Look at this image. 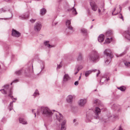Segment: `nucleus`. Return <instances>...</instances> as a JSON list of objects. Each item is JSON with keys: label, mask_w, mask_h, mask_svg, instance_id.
I'll return each mask as SVG.
<instances>
[{"label": "nucleus", "mask_w": 130, "mask_h": 130, "mask_svg": "<svg viewBox=\"0 0 130 130\" xmlns=\"http://www.w3.org/2000/svg\"><path fill=\"white\" fill-rule=\"evenodd\" d=\"M99 54L96 50H93L91 54L89 55L88 58L90 61L95 62L99 60Z\"/></svg>", "instance_id": "obj_3"}, {"label": "nucleus", "mask_w": 130, "mask_h": 130, "mask_svg": "<svg viewBox=\"0 0 130 130\" xmlns=\"http://www.w3.org/2000/svg\"><path fill=\"white\" fill-rule=\"evenodd\" d=\"M39 110L42 114L50 119V121H52V117L53 116L54 119L55 120L57 119L59 122L63 120V117L61 114L57 112L52 111L49 108L46 107H41L38 109L37 111V114H38L39 113Z\"/></svg>", "instance_id": "obj_1"}, {"label": "nucleus", "mask_w": 130, "mask_h": 130, "mask_svg": "<svg viewBox=\"0 0 130 130\" xmlns=\"http://www.w3.org/2000/svg\"><path fill=\"white\" fill-rule=\"evenodd\" d=\"M109 80V78H106V81H108V80Z\"/></svg>", "instance_id": "obj_51"}, {"label": "nucleus", "mask_w": 130, "mask_h": 130, "mask_svg": "<svg viewBox=\"0 0 130 130\" xmlns=\"http://www.w3.org/2000/svg\"><path fill=\"white\" fill-rule=\"evenodd\" d=\"M112 31L111 30L109 29L106 31L105 35L107 37H109L112 34Z\"/></svg>", "instance_id": "obj_25"}, {"label": "nucleus", "mask_w": 130, "mask_h": 130, "mask_svg": "<svg viewBox=\"0 0 130 130\" xmlns=\"http://www.w3.org/2000/svg\"><path fill=\"white\" fill-rule=\"evenodd\" d=\"M112 38H111L110 39L109 38H107L105 40V42H104V43H109L110 42Z\"/></svg>", "instance_id": "obj_33"}, {"label": "nucleus", "mask_w": 130, "mask_h": 130, "mask_svg": "<svg viewBox=\"0 0 130 130\" xmlns=\"http://www.w3.org/2000/svg\"><path fill=\"white\" fill-rule=\"evenodd\" d=\"M90 4L92 9L94 11H96L98 7L95 2L92 1L90 2Z\"/></svg>", "instance_id": "obj_9"}, {"label": "nucleus", "mask_w": 130, "mask_h": 130, "mask_svg": "<svg viewBox=\"0 0 130 130\" xmlns=\"http://www.w3.org/2000/svg\"><path fill=\"white\" fill-rule=\"evenodd\" d=\"M71 10H72V13L76 15L77 14V13L76 11V9L74 8V6L72 8H70L68 10V11H69Z\"/></svg>", "instance_id": "obj_23"}, {"label": "nucleus", "mask_w": 130, "mask_h": 130, "mask_svg": "<svg viewBox=\"0 0 130 130\" xmlns=\"http://www.w3.org/2000/svg\"><path fill=\"white\" fill-rule=\"evenodd\" d=\"M19 121L20 123L23 124H27V122L23 118H20L19 119Z\"/></svg>", "instance_id": "obj_26"}, {"label": "nucleus", "mask_w": 130, "mask_h": 130, "mask_svg": "<svg viewBox=\"0 0 130 130\" xmlns=\"http://www.w3.org/2000/svg\"><path fill=\"white\" fill-rule=\"evenodd\" d=\"M98 39L99 42H102L104 39V35L103 34L100 35L98 37Z\"/></svg>", "instance_id": "obj_21"}, {"label": "nucleus", "mask_w": 130, "mask_h": 130, "mask_svg": "<svg viewBox=\"0 0 130 130\" xmlns=\"http://www.w3.org/2000/svg\"><path fill=\"white\" fill-rule=\"evenodd\" d=\"M118 119V117L117 116H116L114 115L113 116V121H114L116 119Z\"/></svg>", "instance_id": "obj_41"}, {"label": "nucleus", "mask_w": 130, "mask_h": 130, "mask_svg": "<svg viewBox=\"0 0 130 130\" xmlns=\"http://www.w3.org/2000/svg\"><path fill=\"white\" fill-rule=\"evenodd\" d=\"M117 57H119V56H117Z\"/></svg>", "instance_id": "obj_60"}, {"label": "nucleus", "mask_w": 130, "mask_h": 130, "mask_svg": "<svg viewBox=\"0 0 130 130\" xmlns=\"http://www.w3.org/2000/svg\"><path fill=\"white\" fill-rule=\"evenodd\" d=\"M33 66L31 64V66L27 68H24L16 71L15 73L17 75H20L24 74L25 76H29L30 72H32L33 69Z\"/></svg>", "instance_id": "obj_2"}, {"label": "nucleus", "mask_w": 130, "mask_h": 130, "mask_svg": "<svg viewBox=\"0 0 130 130\" xmlns=\"http://www.w3.org/2000/svg\"><path fill=\"white\" fill-rule=\"evenodd\" d=\"M118 88L120 89L122 91H124L125 90V88L123 87H120Z\"/></svg>", "instance_id": "obj_40"}, {"label": "nucleus", "mask_w": 130, "mask_h": 130, "mask_svg": "<svg viewBox=\"0 0 130 130\" xmlns=\"http://www.w3.org/2000/svg\"><path fill=\"white\" fill-rule=\"evenodd\" d=\"M83 68V67L82 65H79L76 67L75 69V72L74 73L75 75L78 72L79 70Z\"/></svg>", "instance_id": "obj_18"}, {"label": "nucleus", "mask_w": 130, "mask_h": 130, "mask_svg": "<svg viewBox=\"0 0 130 130\" xmlns=\"http://www.w3.org/2000/svg\"><path fill=\"white\" fill-rule=\"evenodd\" d=\"M76 121V119H74L73 120V123H75Z\"/></svg>", "instance_id": "obj_50"}, {"label": "nucleus", "mask_w": 130, "mask_h": 130, "mask_svg": "<svg viewBox=\"0 0 130 130\" xmlns=\"http://www.w3.org/2000/svg\"><path fill=\"white\" fill-rule=\"evenodd\" d=\"M0 91H1L2 93L4 94H6L7 93V92H8V91L7 90H5L4 89L0 90Z\"/></svg>", "instance_id": "obj_36"}, {"label": "nucleus", "mask_w": 130, "mask_h": 130, "mask_svg": "<svg viewBox=\"0 0 130 130\" xmlns=\"http://www.w3.org/2000/svg\"><path fill=\"white\" fill-rule=\"evenodd\" d=\"M121 7L120 5H117L116 6V7H115L114 9V10L112 12V14L113 15H116L117 13L114 14H113V12L116 10H117V13L120 12L121 10Z\"/></svg>", "instance_id": "obj_16"}, {"label": "nucleus", "mask_w": 130, "mask_h": 130, "mask_svg": "<svg viewBox=\"0 0 130 130\" xmlns=\"http://www.w3.org/2000/svg\"><path fill=\"white\" fill-rule=\"evenodd\" d=\"M119 18L120 19H122L123 21L124 19H123V17L121 14H120L119 15Z\"/></svg>", "instance_id": "obj_44"}, {"label": "nucleus", "mask_w": 130, "mask_h": 130, "mask_svg": "<svg viewBox=\"0 0 130 130\" xmlns=\"http://www.w3.org/2000/svg\"><path fill=\"white\" fill-rule=\"evenodd\" d=\"M93 27V26L92 25L91 27V28H91L92 27Z\"/></svg>", "instance_id": "obj_55"}, {"label": "nucleus", "mask_w": 130, "mask_h": 130, "mask_svg": "<svg viewBox=\"0 0 130 130\" xmlns=\"http://www.w3.org/2000/svg\"><path fill=\"white\" fill-rule=\"evenodd\" d=\"M101 112V109L100 108L98 107H96L95 108V110L94 113L95 116H94V120H96V119L97 120L96 122H95V123H98L99 122L98 119L99 118V113Z\"/></svg>", "instance_id": "obj_6"}, {"label": "nucleus", "mask_w": 130, "mask_h": 130, "mask_svg": "<svg viewBox=\"0 0 130 130\" xmlns=\"http://www.w3.org/2000/svg\"><path fill=\"white\" fill-rule=\"evenodd\" d=\"M96 71L98 72V73L97 74L96 76H98V75H99L100 73V71L99 70H97L95 69H92L90 70L86 71V72L85 74V76L86 77H87L92 72H95Z\"/></svg>", "instance_id": "obj_7"}, {"label": "nucleus", "mask_w": 130, "mask_h": 130, "mask_svg": "<svg viewBox=\"0 0 130 130\" xmlns=\"http://www.w3.org/2000/svg\"><path fill=\"white\" fill-rule=\"evenodd\" d=\"M87 121V122H90V120H88V121Z\"/></svg>", "instance_id": "obj_56"}, {"label": "nucleus", "mask_w": 130, "mask_h": 130, "mask_svg": "<svg viewBox=\"0 0 130 130\" xmlns=\"http://www.w3.org/2000/svg\"><path fill=\"white\" fill-rule=\"evenodd\" d=\"M18 79H15L14 80L13 82H12V83H11V85H12V83H16L17 82H18Z\"/></svg>", "instance_id": "obj_43"}, {"label": "nucleus", "mask_w": 130, "mask_h": 130, "mask_svg": "<svg viewBox=\"0 0 130 130\" xmlns=\"http://www.w3.org/2000/svg\"><path fill=\"white\" fill-rule=\"evenodd\" d=\"M73 97L72 95H68L66 99L67 102L70 103H72L73 101Z\"/></svg>", "instance_id": "obj_19"}, {"label": "nucleus", "mask_w": 130, "mask_h": 130, "mask_svg": "<svg viewBox=\"0 0 130 130\" xmlns=\"http://www.w3.org/2000/svg\"><path fill=\"white\" fill-rule=\"evenodd\" d=\"M49 42L48 41H46L44 42V44L45 46L48 48H51L54 46L50 45L49 43Z\"/></svg>", "instance_id": "obj_27"}, {"label": "nucleus", "mask_w": 130, "mask_h": 130, "mask_svg": "<svg viewBox=\"0 0 130 130\" xmlns=\"http://www.w3.org/2000/svg\"><path fill=\"white\" fill-rule=\"evenodd\" d=\"M35 110V109H32V111L33 113H34V114L35 115V117H36V113L35 112H34V111Z\"/></svg>", "instance_id": "obj_47"}, {"label": "nucleus", "mask_w": 130, "mask_h": 130, "mask_svg": "<svg viewBox=\"0 0 130 130\" xmlns=\"http://www.w3.org/2000/svg\"><path fill=\"white\" fill-rule=\"evenodd\" d=\"M71 79V77L67 74H65L63 77V83L68 82Z\"/></svg>", "instance_id": "obj_13"}, {"label": "nucleus", "mask_w": 130, "mask_h": 130, "mask_svg": "<svg viewBox=\"0 0 130 130\" xmlns=\"http://www.w3.org/2000/svg\"><path fill=\"white\" fill-rule=\"evenodd\" d=\"M106 77L105 76H103L100 79V81L101 82L103 83L104 82L106 81Z\"/></svg>", "instance_id": "obj_32"}, {"label": "nucleus", "mask_w": 130, "mask_h": 130, "mask_svg": "<svg viewBox=\"0 0 130 130\" xmlns=\"http://www.w3.org/2000/svg\"><path fill=\"white\" fill-rule=\"evenodd\" d=\"M83 55L81 53H79L77 58V59L78 61H81L83 59Z\"/></svg>", "instance_id": "obj_29"}, {"label": "nucleus", "mask_w": 130, "mask_h": 130, "mask_svg": "<svg viewBox=\"0 0 130 130\" xmlns=\"http://www.w3.org/2000/svg\"><path fill=\"white\" fill-rule=\"evenodd\" d=\"M94 21V19L92 20V21Z\"/></svg>", "instance_id": "obj_59"}, {"label": "nucleus", "mask_w": 130, "mask_h": 130, "mask_svg": "<svg viewBox=\"0 0 130 130\" xmlns=\"http://www.w3.org/2000/svg\"><path fill=\"white\" fill-rule=\"evenodd\" d=\"M39 94V93H38V91L37 90H36L35 91V92L33 94V96H34L35 97L37 95H38Z\"/></svg>", "instance_id": "obj_35"}, {"label": "nucleus", "mask_w": 130, "mask_h": 130, "mask_svg": "<svg viewBox=\"0 0 130 130\" xmlns=\"http://www.w3.org/2000/svg\"><path fill=\"white\" fill-rule=\"evenodd\" d=\"M93 103L94 104H96L98 106L101 105V101L98 99L94 100Z\"/></svg>", "instance_id": "obj_30"}, {"label": "nucleus", "mask_w": 130, "mask_h": 130, "mask_svg": "<svg viewBox=\"0 0 130 130\" xmlns=\"http://www.w3.org/2000/svg\"><path fill=\"white\" fill-rule=\"evenodd\" d=\"M29 12H27L24 14L20 15L19 17L20 19H26L29 17Z\"/></svg>", "instance_id": "obj_14"}, {"label": "nucleus", "mask_w": 130, "mask_h": 130, "mask_svg": "<svg viewBox=\"0 0 130 130\" xmlns=\"http://www.w3.org/2000/svg\"><path fill=\"white\" fill-rule=\"evenodd\" d=\"M36 21V19H31L30 20V22L31 23H33L35 22Z\"/></svg>", "instance_id": "obj_42"}, {"label": "nucleus", "mask_w": 130, "mask_h": 130, "mask_svg": "<svg viewBox=\"0 0 130 130\" xmlns=\"http://www.w3.org/2000/svg\"><path fill=\"white\" fill-rule=\"evenodd\" d=\"M78 122L74 123V125L75 126H77L78 125Z\"/></svg>", "instance_id": "obj_48"}, {"label": "nucleus", "mask_w": 130, "mask_h": 130, "mask_svg": "<svg viewBox=\"0 0 130 130\" xmlns=\"http://www.w3.org/2000/svg\"><path fill=\"white\" fill-rule=\"evenodd\" d=\"M123 129L121 128V126H120L119 127V129L118 130H122Z\"/></svg>", "instance_id": "obj_49"}, {"label": "nucleus", "mask_w": 130, "mask_h": 130, "mask_svg": "<svg viewBox=\"0 0 130 130\" xmlns=\"http://www.w3.org/2000/svg\"><path fill=\"white\" fill-rule=\"evenodd\" d=\"M67 29L66 30V32H67Z\"/></svg>", "instance_id": "obj_58"}, {"label": "nucleus", "mask_w": 130, "mask_h": 130, "mask_svg": "<svg viewBox=\"0 0 130 130\" xmlns=\"http://www.w3.org/2000/svg\"><path fill=\"white\" fill-rule=\"evenodd\" d=\"M42 27L41 23L38 22H36L34 26V31L36 32H39L41 30Z\"/></svg>", "instance_id": "obj_5"}, {"label": "nucleus", "mask_w": 130, "mask_h": 130, "mask_svg": "<svg viewBox=\"0 0 130 130\" xmlns=\"http://www.w3.org/2000/svg\"><path fill=\"white\" fill-rule=\"evenodd\" d=\"M66 122V121L64 120L61 124V127L60 130H66V126L65 124Z\"/></svg>", "instance_id": "obj_22"}, {"label": "nucleus", "mask_w": 130, "mask_h": 130, "mask_svg": "<svg viewBox=\"0 0 130 130\" xmlns=\"http://www.w3.org/2000/svg\"><path fill=\"white\" fill-rule=\"evenodd\" d=\"M46 12V9L44 8H42L40 11V14L41 15H44Z\"/></svg>", "instance_id": "obj_28"}, {"label": "nucleus", "mask_w": 130, "mask_h": 130, "mask_svg": "<svg viewBox=\"0 0 130 130\" xmlns=\"http://www.w3.org/2000/svg\"><path fill=\"white\" fill-rule=\"evenodd\" d=\"M128 31L129 32H130V26L128 28V30L126 31Z\"/></svg>", "instance_id": "obj_46"}, {"label": "nucleus", "mask_w": 130, "mask_h": 130, "mask_svg": "<svg viewBox=\"0 0 130 130\" xmlns=\"http://www.w3.org/2000/svg\"><path fill=\"white\" fill-rule=\"evenodd\" d=\"M111 108L115 110H117L118 112L120 111V108L119 106H117L116 104H113L111 106Z\"/></svg>", "instance_id": "obj_20"}, {"label": "nucleus", "mask_w": 130, "mask_h": 130, "mask_svg": "<svg viewBox=\"0 0 130 130\" xmlns=\"http://www.w3.org/2000/svg\"><path fill=\"white\" fill-rule=\"evenodd\" d=\"M71 21L70 20H67L66 22V25L67 29L69 30L73 31V27L71 25Z\"/></svg>", "instance_id": "obj_12"}, {"label": "nucleus", "mask_w": 130, "mask_h": 130, "mask_svg": "<svg viewBox=\"0 0 130 130\" xmlns=\"http://www.w3.org/2000/svg\"><path fill=\"white\" fill-rule=\"evenodd\" d=\"M13 99L15 100H17V99L16 98H13Z\"/></svg>", "instance_id": "obj_53"}, {"label": "nucleus", "mask_w": 130, "mask_h": 130, "mask_svg": "<svg viewBox=\"0 0 130 130\" xmlns=\"http://www.w3.org/2000/svg\"><path fill=\"white\" fill-rule=\"evenodd\" d=\"M15 102L14 101H13L10 103V104L9 106V109L10 111H11V110L13 109V102Z\"/></svg>", "instance_id": "obj_31"}, {"label": "nucleus", "mask_w": 130, "mask_h": 130, "mask_svg": "<svg viewBox=\"0 0 130 130\" xmlns=\"http://www.w3.org/2000/svg\"><path fill=\"white\" fill-rule=\"evenodd\" d=\"M124 54H123V53H122L119 56H121L124 55Z\"/></svg>", "instance_id": "obj_52"}, {"label": "nucleus", "mask_w": 130, "mask_h": 130, "mask_svg": "<svg viewBox=\"0 0 130 130\" xmlns=\"http://www.w3.org/2000/svg\"><path fill=\"white\" fill-rule=\"evenodd\" d=\"M21 33L16 30L12 29V36L18 37L21 36Z\"/></svg>", "instance_id": "obj_11"}, {"label": "nucleus", "mask_w": 130, "mask_h": 130, "mask_svg": "<svg viewBox=\"0 0 130 130\" xmlns=\"http://www.w3.org/2000/svg\"><path fill=\"white\" fill-rule=\"evenodd\" d=\"M129 11H130V7H129Z\"/></svg>", "instance_id": "obj_57"}, {"label": "nucleus", "mask_w": 130, "mask_h": 130, "mask_svg": "<svg viewBox=\"0 0 130 130\" xmlns=\"http://www.w3.org/2000/svg\"><path fill=\"white\" fill-rule=\"evenodd\" d=\"M81 32L84 34H86L87 33V30L84 28H81Z\"/></svg>", "instance_id": "obj_37"}, {"label": "nucleus", "mask_w": 130, "mask_h": 130, "mask_svg": "<svg viewBox=\"0 0 130 130\" xmlns=\"http://www.w3.org/2000/svg\"><path fill=\"white\" fill-rule=\"evenodd\" d=\"M104 4L103 3L101 5L99 6L98 9V12L100 15L102 14V13L104 12L105 10L104 8Z\"/></svg>", "instance_id": "obj_10"}, {"label": "nucleus", "mask_w": 130, "mask_h": 130, "mask_svg": "<svg viewBox=\"0 0 130 130\" xmlns=\"http://www.w3.org/2000/svg\"><path fill=\"white\" fill-rule=\"evenodd\" d=\"M38 62L40 63V68L41 69V71L44 69V62L41 60H39L38 61Z\"/></svg>", "instance_id": "obj_24"}, {"label": "nucleus", "mask_w": 130, "mask_h": 130, "mask_svg": "<svg viewBox=\"0 0 130 130\" xmlns=\"http://www.w3.org/2000/svg\"><path fill=\"white\" fill-rule=\"evenodd\" d=\"M124 64L125 66L127 67L130 66V62H124Z\"/></svg>", "instance_id": "obj_38"}, {"label": "nucleus", "mask_w": 130, "mask_h": 130, "mask_svg": "<svg viewBox=\"0 0 130 130\" xmlns=\"http://www.w3.org/2000/svg\"><path fill=\"white\" fill-rule=\"evenodd\" d=\"M86 102V99H81L78 102V105L80 106H83L85 105Z\"/></svg>", "instance_id": "obj_15"}, {"label": "nucleus", "mask_w": 130, "mask_h": 130, "mask_svg": "<svg viewBox=\"0 0 130 130\" xmlns=\"http://www.w3.org/2000/svg\"><path fill=\"white\" fill-rule=\"evenodd\" d=\"M7 8H3L0 9V13L2 12H5L6 11Z\"/></svg>", "instance_id": "obj_34"}, {"label": "nucleus", "mask_w": 130, "mask_h": 130, "mask_svg": "<svg viewBox=\"0 0 130 130\" xmlns=\"http://www.w3.org/2000/svg\"><path fill=\"white\" fill-rule=\"evenodd\" d=\"M80 78H81V76H80L79 77V80H80Z\"/></svg>", "instance_id": "obj_54"}, {"label": "nucleus", "mask_w": 130, "mask_h": 130, "mask_svg": "<svg viewBox=\"0 0 130 130\" xmlns=\"http://www.w3.org/2000/svg\"><path fill=\"white\" fill-rule=\"evenodd\" d=\"M9 85L8 84H6L4 85L3 87L6 90L8 91V92H9L8 96L11 97V99L13 100V96H11L12 93L11 91V89L10 88H9Z\"/></svg>", "instance_id": "obj_8"}, {"label": "nucleus", "mask_w": 130, "mask_h": 130, "mask_svg": "<svg viewBox=\"0 0 130 130\" xmlns=\"http://www.w3.org/2000/svg\"><path fill=\"white\" fill-rule=\"evenodd\" d=\"M62 61H61L59 64H57V69H59L62 67Z\"/></svg>", "instance_id": "obj_39"}, {"label": "nucleus", "mask_w": 130, "mask_h": 130, "mask_svg": "<svg viewBox=\"0 0 130 130\" xmlns=\"http://www.w3.org/2000/svg\"><path fill=\"white\" fill-rule=\"evenodd\" d=\"M78 84V81H76L74 83V85H77Z\"/></svg>", "instance_id": "obj_45"}, {"label": "nucleus", "mask_w": 130, "mask_h": 130, "mask_svg": "<svg viewBox=\"0 0 130 130\" xmlns=\"http://www.w3.org/2000/svg\"><path fill=\"white\" fill-rule=\"evenodd\" d=\"M104 53L105 55H106L105 61L106 64L107 65L111 62L112 58L113 57V55L108 49H106L104 51Z\"/></svg>", "instance_id": "obj_4"}, {"label": "nucleus", "mask_w": 130, "mask_h": 130, "mask_svg": "<svg viewBox=\"0 0 130 130\" xmlns=\"http://www.w3.org/2000/svg\"><path fill=\"white\" fill-rule=\"evenodd\" d=\"M124 36L126 39L130 40V32L125 31L124 32Z\"/></svg>", "instance_id": "obj_17"}]
</instances>
